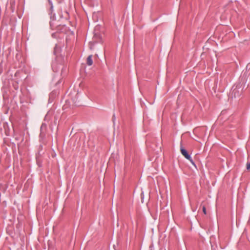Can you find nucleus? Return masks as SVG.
I'll return each instance as SVG.
<instances>
[{
  "mask_svg": "<svg viewBox=\"0 0 250 250\" xmlns=\"http://www.w3.org/2000/svg\"><path fill=\"white\" fill-rule=\"evenodd\" d=\"M152 247H152V245H150V246H149L150 250H152Z\"/></svg>",
  "mask_w": 250,
  "mask_h": 250,
  "instance_id": "423d86ee",
  "label": "nucleus"
},
{
  "mask_svg": "<svg viewBox=\"0 0 250 250\" xmlns=\"http://www.w3.org/2000/svg\"><path fill=\"white\" fill-rule=\"evenodd\" d=\"M56 65V62H53V64H52V69L54 71H57L58 70L57 68H55V66Z\"/></svg>",
  "mask_w": 250,
  "mask_h": 250,
  "instance_id": "7ed1b4c3",
  "label": "nucleus"
},
{
  "mask_svg": "<svg viewBox=\"0 0 250 250\" xmlns=\"http://www.w3.org/2000/svg\"><path fill=\"white\" fill-rule=\"evenodd\" d=\"M180 150L182 154L193 165L195 166V164L193 162L191 157L190 155H189L187 152V151L182 146L180 147Z\"/></svg>",
  "mask_w": 250,
  "mask_h": 250,
  "instance_id": "f257e3e1",
  "label": "nucleus"
},
{
  "mask_svg": "<svg viewBox=\"0 0 250 250\" xmlns=\"http://www.w3.org/2000/svg\"><path fill=\"white\" fill-rule=\"evenodd\" d=\"M52 8H53L52 4H51V7H50L51 9H52Z\"/></svg>",
  "mask_w": 250,
  "mask_h": 250,
  "instance_id": "0eeeda50",
  "label": "nucleus"
},
{
  "mask_svg": "<svg viewBox=\"0 0 250 250\" xmlns=\"http://www.w3.org/2000/svg\"><path fill=\"white\" fill-rule=\"evenodd\" d=\"M92 55H90L87 58L86 63L89 66H91L93 64V61H92Z\"/></svg>",
  "mask_w": 250,
  "mask_h": 250,
  "instance_id": "f03ea898",
  "label": "nucleus"
},
{
  "mask_svg": "<svg viewBox=\"0 0 250 250\" xmlns=\"http://www.w3.org/2000/svg\"><path fill=\"white\" fill-rule=\"evenodd\" d=\"M203 211L204 212V213L205 214H206L207 212H206V207L205 206H204L203 207Z\"/></svg>",
  "mask_w": 250,
  "mask_h": 250,
  "instance_id": "20e7f679",
  "label": "nucleus"
},
{
  "mask_svg": "<svg viewBox=\"0 0 250 250\" xmlns=\"http://www.w3.org/2000/svg\"><path fill=\"white\" fill-rule=\"evenodd\" d=\"M247 168L248 169H250V163L247 164Z\"/></svg>",
  "mask_w": 250,
  "mask_h": 250,
  "instance_id": "39448f33",
  "label": "nucleus"
}]
</instances>
